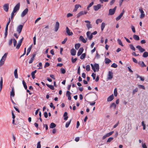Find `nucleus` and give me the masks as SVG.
Here are the masks:
<instances>
[{"label": "nucleus", "mask_w": 148, "mask_h": 148, "mask_svg": "<svg viewBox=\"0 0 148 148\" xmlns=\"http://www.w3.org/2000/svg\"><path fill=\"white\" fill-rule=\"evenodd\" d=\"M86 70L88 71H90V66L89 64L87 65L86 66Z\"/></svg>", "instance_id": "nucleus-44"}, {"label": "nucleus", "mask_w": 148, "mask_h": 148, "mask_svg": "<svg viewBox=\"0 0 148 148\" xmlns=\"http://www.w3.org/2000/svg\"><path fill=\"white\" fill-rule=\"evenodd\" d=\"M23 27V25H19L17 27L16 31L19 34L21 32Z\"/></svg>", "instance_id": "nucleus-4"}, {"label": "nucleus", "mask_w": 148, "mask_h": 148, "mask_svg": "<svg viewBox=\"0 0 148 148\" xmlns=\"http://www.w3.org/2000/svg\"><path fill=\"white\" fill-rule=\"evenodd\" d=\"M84 50V49L83 47H81L80 48L77 52V56H80L83 52Z\"/></svg>", "instance_id": "nucleus-17"}, {"label": "nucleus", "mask_w": 148, "mask_h": 148, "mask_svg": "<svg viewBox=\"0 0 148 148\" xmlns=\"http://www.w3.org/2000/svg\"><path fill=\"white\" fill-rule=\"evenodd\" d=\"M97 32L96 31H94V32L92 33L91 34L90 36H89V35L91 34V33L90 32V31H88L86 33V35L87 36V37L89 38V39L90 40H91L92 38L93 35H95L97 34Z\"/></svg>", "instance_id": "nucleus-2"}, {"label": "nucleus", "mask_w": 148, "mask_h": 148, "mask_svg": "<svg viewBox=\"0 0 148 148\" xmlns=\"http://www.w3.org/2000/svg\"><path fill=\"white\" fill-rule=\"evenodd\" d=\"M67 37H66L64 39V40L62 42V44H64L66 43V41H67Z\"/></svg>", "instance_id": "nucleus-60"}, {"label": "nucleus", "mask_w": 148, "mask_h": 148, "mask_svg": "<svg viewBox=\"0 0 148 148\" xmlns=\"http://www.w3.org/2000/svg\"><path fill=\"white\" fill-rule=\"evenodd\" d=\"M32 45L29 47L28 48V49H27V52H29V53L31 51V50L32 49Z\"/></svg>", "instance_id": "nucleus-58"}, {"label": "nucleus", "mask_w": 148, "mask_h": 148, "mask_svg": "<svg viewBox=\"0 0 148 148\" xmlns=\"http://www.w3.org/2000/svg\"><path fill=\"white\" fill-rule=\"evenodd\" d=\"M86 56V54L85 53H84L82 54L81 55L80 57V58L81 59H83Z\"/></svg>", "instance_id": "nucleus-42"}, {"label": "nucleus", "mask_w": 148, "mask_h": 148, "mask_svg": "<svg viewBox=\"0 0 148 148\" xmlns=\"http://www.w3.org/2000/svg\"><path fill=\"white\" fill-rule=\"evenodd\" d=\"M130 48L133 51H135V48L134 47V46H133V45H132V44L130 45Z\"/></svg>", "instance_id": "nucleus-43"}, {"label": "nucleus", "mask_w": 148, "mask_h": 148, "mask_svg": "<svg viewBox=\"0 0 148 148\" xmlns=\"http://www.w3.org/2000/svg\"><path fill=\"white\" fill-rule=\"evenodd\" d=\"M8 53H5L3 56L2 57V59H3L4 60H5L7 57V56Z\"/></svg>", "instance_id": "nucleus-41"}, {"label": "nucleus", "mask_w": 148, "mask_h": 148, "mask_svg": "<svg viewBox=\"0 0 148 148\" xmlns=\"http://www.w3.org/2000/svg\"><path fill=\"white\" fill-rule=\"evenodd\" d=\"M116 104L114 103H112L110 106V108H113V109H114L116 108Z\"/></svg>", "instance_id": "nucleus-32"}, {"label": "nucleus", "mask_w": 148, "mask_h": 148, "mask_svg": "<svg viewBox=\"0 0 148 148\" xmlns=\"http://www.w3.org/2000/svg\"><path fill=\"white\" fill-rule=\"evenodd\" d=\"M60 71L63 74H64L66 73V71L65 69L63 68H61L60 69Z\"/></svg>", "instance_id": "nucleus-51"}, {"label": "nucleus", "mask_w": 148, "mask_h": 148, "mask_svg": "<svg viewBox=\"0 0 148 148\" xmlns=\"http://www.w3.org/2000/svg\"><path fill=\"white\" fill-rule=\"evenodd\" d=\"M115 11L112 9H110L109 10V15H112L114 14Z\"/></svg>", "instance_id": "nucleus-21"}, {"label": "nucleus", "mask_w": 148, "mask_h": 148, "mask_svg": "<svg viewBox=\"0 0 148 148\" xmlns=\"http://www.w3.org/2000/svg\"><path fill=\"white\" fill-rule=\"evenodd\" d=\"M102 21V20L101 19H97L96 21V23L97 24H98L99 23H101Z\"/></svg>", "instance_id": "nucleus-45"}, {"label": "nucleus", "mask_w": 148, "mask_h": 148, "mask_svg": "<svg viewBox=\"0 0 148 148\" xmlns=\"http://www.w3.org/2000/svg\"><path fill=\"white\" fill-rule=\"evenodd\" d=\"M36 55V54L35 53H33L32 57L30 58L29 62V64H31L33 62V61L34 60L35 57Z\"/></svg>", "instance_id": "nucleus-12"}, {"label": "nucleus", "mask_w": 148, "mask_h": 148, "mask_svg": "<svg viewBox=\"0 0 148 148\" xmlns=\"http://www.w3.org/2000/svg\"><path fill=\"white\" fill-rule=\"evenodd\" d=\"M5 60H4L3 59H2L1 58L0 60V66H2L3 65L4 63V61Z\"/></svg>", "instance_id": "nucleus-40"}, {"label": "nucleus", "mask_w": 148, "mask_h": 148, "mask_svg": "<svg viewBox=\"0 0 148 148\" xmlns=\"http://www.w3.org/2000/svg\"><path fill=\"white\" fill-rule=\"evenodd\" d=\"M91 76L92 77L93 79H95V78L96 74L93 73H92Z\"/></svg>", "instance_id": "nucleus-64"}, {"label": "nucleus", "mask_w": 148, "mask_h": 148, "mask_svg": "<svg viewBox=\"0 0 148 148\" xmlns=\"http://www.w3.org/2000/svg\"><path fill=\"white\" fill-rule=\"evenodd\" d=\"M60 24L58 22H56V24L54 27V31L55 32H57L59 27Z\"/></svg>", "instance_id": "nucleus-9"}, {"label": "nucleus", "mask_w": 148, "mask_h": 148, "mask_svg": "<svg viewBox=\"0 0 148 148\" xmlns=\"http://www.w3.org/2000/svg\"><path fill=\"white\" fill-rule=\"evenodd\" d=\"M117 41H118V43L119 45H120L122 47L123 46V45L122 43V42L121 40L120 39H118L117 40Z\"/></svg>", "instance_id": "nucleus-47"}, {"label": "nucleus", "mask_w": 148, "mask_h": 148, "mask_svg": "<svg viewBox=\"0 0 148 148\" xmlns=\"http://www.w3.org/2000/svg\"><path fill=\"white\" fill-rule=\"evenodd\" d=\"M114 94L115 96L116 97L117 95V92L116 88H115L114 90Z\"/></svg>", "instance_id": "nucleus-50"}, {"label": "nucleus", "mask_w": 148, "mask_h": 148, "mask_svg": "<svg viewBox=\"0 0 148 148\" xmlns=\"http://www.w3.org/2000/svg\"><path fill=\"white\" fill-rule=\"evenodd\" d=\"M138 91V88H136L133 91V93L134 94L135 92H137Z\"/></svg>", "instance_id": "nucleus-63"}, {"label": "nucleus", "mask_w": 148, "mask_h": 148, "mask_svg": "<svg viewBox=\"0 0 148 148\" xmlns=\"http://www.w3.org/2000/svg\"><path fill=\"white\" fill-rule=\"evenodd\" d=\"M100 55L98 54V53H97V52L96 54L95 58L97 59H98L100 58Z\"/></svg>", "instance_id": "nucleus-52"}, {"label": "nucleus", "mask_w": 148, "mask_h": 148, "mask_svg": "<svg viewBox=\"0 0 148 148\" xmlns=\"http://www.w3.org/2000/svg\"><path fill=\"white\" fill-rule=\"evenodd\" d=\"M80 46V45L79 43L76 44L75 45V48L76 49H78Z\"/></svg>", "instance_id": "nucleus-37"}, {"label": "nucleus", "mask_w": 148, "mask_h": 148, "mask_svg": "<svg viewBox=\"0 0 148 148\" xmlns=\"http://www.w3.org/2000/svg\"><path fill=\"white\" fill-rule=\"evenodd\" d=\"M56 126V125L53 123H52L50 124L49 127L51 128H55Z\"/></svg>", "instance_id": "nucleus-28"}, {"label": "nucleus", "mask_w": 148, "mask_h": 148, "mask_svg": "<svg viewBox=\"0 0 148 148\" xmlns=\"http://www.w3.org/2000/svg\"><path fill=\"white\" fill-rule=\"evenodd\" d=\"M71 120H70L69 121L67 122L66 123V124L65 125V127L66 128H67L69 127V126L71 123Z\"/></svg>", "instance_id": "nucleus-38"}, {"label": "nucleus", "mask_w": 148, "mask_h": 148, "mask_svg": "<svg viewBox=\"0 0 148 148\" xmlns=\"http://www.w3.org/2000/svg\"><path fill=\"white\" fill-rule=\"evenodd\" d=\"M138 64L142 67H145L146 65L143 61H140L138 62Z\"/></svg>", "instance_id": "nucleus-18"}, {"label": "nucleus", "mask_w": 148, "mask_h": 148, "mask_svg": "<svg viewBox=\"0 0 148 148\" xmlns=\"http://www.w3.org/2000/svg\"><path fill=\"white\" fill-rule=\"evenodd\" d=\"M13 41L14 46V47H15L16 45V44L17 43V41L14 38L13 39Z\"/></svg>", "instance_id": "nucleus-56"}, {"label": "nucleus", "mask_w": 148, "mask_h": 148, "mask_svg": "<svg viewBox=\"0 0 148 148\" xmlns=\"http://www.w3.org/2000/svg\"><path fill=\"white\" fill-rule=\"evenodd\" d=\"M101 5L100 4H97L93 6V9L95 11H97L101 8Z\"/></svg>", "instance_id": "nucleus-3"}, {"label": "nucleus", "mask_w": 148, "mask_h": 148, "mask_svg": "<svg viewBox=\"0 0 148 148\" xmlns=\"http://www.w3.org/2000/svg\"><path fill=\"white\" fill-rule=\"evenodd\" d=\"M28 11V8L25 9L22 13L21 14V16L23 17L27 13Z\"/></svg>", "instance_id": "nucleus-13"}, {"label": "nucleus", "mask_w": 148, "mask_h": 148, "mask_svg": "<svg viewBox=\"0 0 148 148\" xmlns=\"http://www.w3.org/2000/svg\"><path fill=\"white\" fill-rule=\"evenodd\" d=\"M22 82L25 89V90H27V86L24 80H23L22 81Z\"/></svg>", "instance_id": "nucleus-35"}, {"label": "nucleus", "mask_w": 148, "mask_h": 148, "mask_svg": "<svg viewBox=\"0 0 148 148\" xmlns=\"http://www.w3.org/2000/svg\"><path fill=\"white\" fill-rule=\"evenodd\" d=\"M79 39L84 43H86V40L82 36H80L79 37Z\"/></svg>", "instance_id": "nucleus-22"}, {"label": "nucleus", "mask_w": 148, "mask_h": 148, "mask_svg": "<svg viewBox=\"0 0 148 148\" xmlns=\"http://www.w3.org/2000/svg\"><path fill=\"white\" fill-rule=\"evenodd\" d=\"M94 72H95L96 71H98L99 69V66L98 64L95 63L94 65L92 64H90Z\"/></svg>", "instance_id": "nucleus-1"}, {"label": "nucleus", "mask_w": 148, "mask_h": 148, "mask_svg": "<svg viewBox=\"0 0 148 148\" xmlns=\"http://www.w3.org/2000/svg\"><path fill=\"white\" fill-rule=\"evenodd\" d=\"M36 72V70H35L34 71L32 72L31 73V75L32 76V78L33 79H34L35 78V74Z\"/></svg>", "instance_id": "nucleus-27"}, {"label": "nucleus", "mask_w": 148, "mask_h": 148, "mask_svg": "<svg viewBox=\"0 0 148 148\" xmlns=\"http://www.w3.org/2000/svg\"><path fill=\"white\" fill-rule=\"evenodd\" d=\"M114 98V96L113 94L110 95L107 98V101L108 102H110Z\"/></svg>", "instance_id": "nucleus-20"}, {"label": "nucleus", "mask_w": 148, "mask_h": 148, "mask_svg": "<svg viewBox=\"0 0 148 148\" xmlns=\"http://www.w3.org/2000/svg\"><path fill=\"white\" fill-rule=\"evenodd\" d=\"M3 87V79L1 77V80L0 81V92L1 91Z\"/></svg>", "instance_id": "nucleus-25"}, {"label": "nucleus", "mask_w": 148, "mask_h": 148, "mask_svg": "<svg viewBox=\"0 0 148 148\" xmlns=\"http://www.w3.org/2000/svg\"><path fill=\"white\" fill-rule=\"evenodd\" d=\"M33 41H34V45H35L36 44V36L35 35V36L33 37Z\"/></svg>", "instance_id": "nucleus-61"}, {"label": "nucleus", "mask_w": 148, "mask_h": 148, "mask_svg": "<svg viewBox=\"0 0 148 148\" xmlns=\"http://www.w3.org/2000/svg\"><path fill=\"white\" fill-rule=\"evenodd\" d=\"M133 38L134 40H140L139 37L136 35H134Z\"/></svg>", "instance_id": "nucleus-24"}, {"label": "nucleus", "mask_w": 148, "mask_h": 148, "mask_svg": "<svg viewBox=\"0 0 148 148\" xmlns=\"http://www.w3.org/2000/svg\"><path fill=\"white\" fill-rule=\"evenodd\" d=\"M70 52L72 56H75L76 54V51L74 49H71Z\"/></svg>", "instance_id": "nucleus-23"}, {"label": "nucleus", "mask_w": 148, "mask_h": 148, "mask_svg": "<svg viewBox=\"0 0 148 148\" xmlns=\"http://www.w3.org/2000/svg\"><path fill=\"white\" fill-rule=\"evenodd\" d=\"M87 12L81 11L77 15V17L79 18L80 16L84 14H86L87 13Z\"/></svg>", "instance_id": "nucleus-15"}, {"label": "nucleus", "mask_w": 148, "mask_h": 148, "mask_svg": "<svg viewBox=\"0 0 148 148\" xmlns=\"http://www.w3.org/2000/svg\"><path fill=\"white\" fill-rule=\"evenodd\" d=\"M136 48L138 49L140 52L142 53L145 51V50L142 48V47L140 45H138L136 47Z\"/></svg>", "instance_id": "nucleus-19"}, {"label": "nucleus", "mask_w": 148, "mask_h": 148, "mask_svg": "<svg viewBox=\"0 0 148 148\" xmlns=\"http://www.w3.org/2000/svg\"><path fill=\"white\" fill-rule=\"evenodd\" d=\"M64 120H66L68 118V116H67V113L66 112H64Z\"/></svg>", "instance_id": "nucleus-33"}, {"label": "nucleus", "mask_w": 148, "mask_h": 148, "mask_svg": "<svg viewBox=\"0 0 148 148\" xmlns=\"http://www.w3.org/2000/svg\"><path fill=\"white\" fill-rule=\"evenodd\" d=\"M16 13V12H14V11H12V13H11V19H12L14 16V13Z\"/></svg>", "instance_id": "nucleus-59"}, {"label": "nucleus", "mask_w": 148, "mask_h": 148, "mask_svg": "<svg viewBox=\"0 0 148 148\" xmlns=\"http://www.w3.org/2000/svg\"><path fill=\"white\" fill-rule=\"evenodd\" d=\"M113 77V73L111 71H109L108 74L107 79H112Z\"/></svg>", "instance_id": "nucleus-11"}, {"label": "nucleus", "mask_w": 148, "mask_h": 148, "mask_svg": "<svg viewBox=\"0 0 148 148\" xmlns=\"http://www.w3.org/2000/svg\"><path fill=\"white\" fill-rule=\"evenodd\" d=\"M105 61L106 64H108L111 62V61L110 59L107 58H105Z\"/></svg>", "instance_id": "nucleus-36"}, {"label": "nucleus", "mask_w": 148, "mask_h": 148, "mask_svg": "<svg viewBox=\"0 0 148 148\" xmlns=\"http://www.w3.org/2000/svg\"><path fill=\"white\" fill-rule=\"evenodd\" d=\"M139 11L140 12L141 14L140 16V18H142L143 17H144L145 16V14L144 13V11H143V9L142 8L139 9Z\"/></svg>", "instance_id": "nucleus-14"}, {"label": "nucleus", "mask_w": 148, "mask_h": 148, "mask_svg": "<svg viewBox=\"0 0 148 148\" xmlns=\"http://www.w3.org/2000/svg\"><path fill=\"white\" fill-rule=\"evenodd\" d=\"M105 24L104 23H102L101 24V30L103 31L105 27Z\"/></svg>", "instance_id": "nucleus-39"}, {"label": "nucleus", "mask_w": 148, "mask_h": 148, "mask_svg": "<svg viewBox=\"0 0 148 148\" xmlns=\"http://www.w3.org/2000/svg\"><path fill=\"white\" fill-rule=\"evenodd\" d=\"M71 93L69 91H67L66 93V95L67 97L68 96L71 95Z\"/></svg>", "instance_id": "nucleus-62"}, {"label": "nucleus", "mask_w": 148, "mask_h": 148, "mask_svg": "<svg viewBox=\"0 0 148 148\" xmlns=\"http://www.w3.org/2000/svg\"><path fill=\"white\" fill-rule=\"evenodd\" d=\"M23 39V38L22 37L21 38V39L18 42V44L17 45H16V48L17 49H19L20 47L21 46V45Z\"/></svg>", "instance_id": "nucleus-8"}, {"label": "nucleus", "mask_w": 148, "mask_h": 148, "mask_svg": "<svg viewBox=\"0 0 148 148\" xmlns=\"http://www.w3.org/2000/svg\"><path fill=\"white\" fill-rule=\"evenodd\" d=\"M138 86L140 88L142 89H143L144 90L145 89V86H143V85H138Z\"/></svg>", "instance_id": "nucleus-48"}, {"label": "nucleus", "mask_w": 148, "mask_h": 148, "mask_svg": "<svg viewBox=\"0 0 148 148\" xmlns=\"http://www.w3.org/2000/svg\"><path fill=\"white\" fill-rule=\"evenodd\" d=\"M14 75L15 78H18V75L17 74V70L16 69L14 71Z\"/></svg>", "instance_id": "nucleus-30"}, {"label": "nucleus", "mask_w": 148, "mask_h": 148, "mask_svg": "<svg viewBox=\"0 0 148 148\" xmlns=\"http://www.w3.org/2000/svg\"><path fill=\"white\" fill-rule=\"evenodd\" d=\"M40 142H38L37 144V148H41Z\"/></svg>", "instance_id": "nucleus-57"}, {"label": "nucleus", "mask_w": 148, "mask_h": 148, "mask_svg": "<svg viewBox=\"0 0 148 148\" xmlns=\"http://www.w3.org/2000/svg\"><path fill=\"white\" fill-rule=\"evenodd\" d=\"M85 22L87 23L86 24V26L88 30H89L90 28H92V26L90 24V22L89 21L86 20L85 21Z\"/></svg>", "instance_id": "nucleus-7"}, {"label": "nucleus", "mask_w": 148, "mask_h": 148, "mask_svg": "<svg viewBox=\"0 0 148 148\" xmlns=\"http://www.w3.org/2000/svg\"><path fill=\"white\" fill-rule=\"evenodd\" d=\"M20 3H18L14 7L13 10V11H14V12H16L17 11H18L19 10L20 8Z\"/></svg>", "instance_id": "nucleus-5"}, {"label": "nucleus", "mask_w": 148, "mask_h": 148, "mask_svg": "<svg viewBox=\"0 0 148 148\" xmlns=\"http://www.w3.org/2000/svg\"><path fill=\"white\" fill-rule=\"evenodd\" d=\"M77 60V58H75L74 59L73 58V57L71 58V61L73 63H75Z\"/></svg>", "instance_id": "nucleus-53"}, {"label": "nucleus", "mask_w": 148, "mask_h": 148, "mask_svg": "<svg viewBox=\"0 0 148 148\" xmlns=\"http://www.w3.org/2000/svg\"><path fill=\"white\" fill-rule=\"evenodd\" d=\"M66 31L67 35L69 36H71L73 35V33L72 32H70V30L69 29L68 27H66Z\"/></svg>", "instance_id": "nucleus-10"}, {"label": "nucleus", "mask_w": 148, "mask_h": 148, "mask_svg": "<svg viewBox=\"0 0 148 148\" xmlns=\"http://www.w3.org/2000/svg\"><path fill=\"white\" fill-rule=\"evenodd\" d=\"M113 133H114V131H112V132H110L107 133V134H106V135L107 136H108V137H109L110 136V135H112L113 134Z\"/></svg>", "instance_id": "nucleus-55"}, {"label": "nucleus", "mask_w": 148, "mask_h": 148, "mask_svg": "<svg viewBox=\"0 0 148 148\" xmlns=\"http://www.w3.org/2000/svg\"><path fill=\"white\" fill-rule=\"evenodd\" d=\"M15 95L14 92V88H12V90L10 92V96L12 97H14Z\"/></svg>", "instance_id": "nucleus-29"}, {"label": "nucleus", "mask_w": 148, "mask_h": 148, "mask_svg": "<svg viewBox=\"0 0 148 148\" xmlns=\"http://www.w3.org/2000/svg\"><path fill=\"white\" fill-rule=\"evenodd\" d=\"M111 67L114 68H116L117 67V65L116 64L113 63L111 65Z\"/></svg>", "instance_id": "nucleus-49"}, {"label": "nucleus", "mask_w": 148, "mask_h": 148, "mask_svg": "<svg viewBox=\"0 0 148 148\" xmlns=\"http://www.w3.org/2000/svg\"><path fill=\"white\" fill-rule=\"evenodd\" d=\"M148 56V52H145L143 55V58H147Z\"/></svg>", "instance_id": "nucleus-34"}, {"label": "nucleus", "mask_w": 148, "mask_h": 148, "mask_svg": "<svg viewBox=\"0 0 148 148\" xmlns=\"http://www.w3.org/2000/svg\"><path fill=\"white\" fill-rule=\"evenodd\" d=\"M46 85L48 87L52 90H54V88L53 86L47 84H46Z\"/></svg>", "instance_id": "nucleus-31"}, {"label": "nucleus", "mask_w": 148, "mask_h": 148, "mask_svg": "<svg viewBox=\"0 0 148 148\" xmlns=\"http://www.w3.org/2000/svg\"><path fill=\"white\" fill-rule=\"evenodd\" d=\"M113 139H114L113 138V137H110L108 138L107 142H110L112 140H113Z\"/></svg>", "instance_id": "nucleus-54"}, {"label": "nucleus", "mask_w": 148, "mask_h": 148, "mask_svg": "<svg viewBox=\"0 0 148 148\" xmlns=\"http://www.w3.org/2000/svg\"><path fill=\"white\" fill-rule=\"evenodd\" d=\"M37 66L39 67L38 69H42V63L41 62H39L38 64L37 65Z\"/></svg>", "instance_id": "nucleus-46"}, {"label": "nucleus", "mask_w": 148, "mask_h": 148, "mask_svg": "<svg viewBox=\"0 0 148 148\" xmlns=\"http://www.w3.org/2000/svg\"><path fill=\"white\" fill-rule=\"evenodd\" d=\"M81 6L79 4H76L75 6V9L74 10V11H76L78 8H79V7H81Z\"/></svg>", "instance_id": "nucleus-26"}, {"label": "nucleus", "mask_w": 148, "mask_h": 148, "mask_svg": "<svg viewBox=\"0 0 148 148\" xmlns=\"http://www.w3.org/2000/svg\"><path fill=\"white\" fill-rule=\"evenodd\" d=\"M124 13V10H123L121 13H120L119 16H118L116 18V21H119L120 20L122 17L123 16V15Z\"/></svg>", "instance_id": "nucleus-16"}, {"label": "nucleus", "mask_w": 148, "mask_h": 148, "mask_svg": "<svg viewBox=\"0 0 148 148\" xmlns=\"http://www.w3.org/2000/svg\"><path fill=\"white\" fill-rule=\"evenodd\" d=\"M3 8L5 11L6 12H8L9 8V4L8 3L4 4L3 6Z\"/></svg>", "instance_id": "nucleus-6"}]
</instances>
